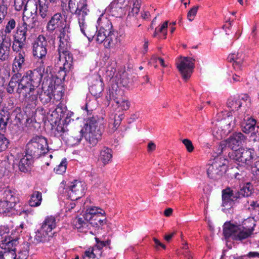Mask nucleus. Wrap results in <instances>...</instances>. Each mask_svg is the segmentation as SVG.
Segmentation results:
<instances>
[{"label":"nucleus","mask_w":259,"mask_h":259,"mask_svg":"<svg viewBox=\"0 0 259 259\" xmlns=\"http://www.w3.org/2000/svg\"><path fill=\"white\" fill-rule=\"evenodd\" d=\"M65 129L64 127L62 125L58 124L55 130V135H58V136H61L62 134L65 132Z\"/></svg>","instance_id":"nucleus-64"},{"label":"nucleus","mask_w":259,"mask_h":259,"mask_svg":"<svg viewBox=\"0 0 259 259\" xmlns=\"http://www.w3.org/2000/svg\"><path fill=\"white\" fill-rule=\"evenodd\" d=\"M230 130L226 131V129L221 128L219 125L214 128L212 132L213 135L218 140L222 139L229 133Z\"/></svg>","instance_id":"nucleus-42"},{"label":"nucleus","mask_w":259,"mask_h":259,"mask_svg":"<svg viewBox=\"0 0 259 259\" xmlns=\"http://www.w3.org/2000/svg\"><path fill=\"white\" fill-rule=\"evenodd\" d=\"M65 211L67 213V215H68L69 213H76L78 211V208H76L75 202L74 201H71L66 205Z\"/></svg>","instance_id":"nucleus-48"},{"label":"nucleus","mask_w":259,"mask_h":259,"mask_svg":"<svg viewBox=\"0 0 259 259\" xmlns=\"http://www.w3.org/2000/svg\"><path fill=\"white\" fill-rule=\"evenodd\" d=\"M182 141L183 144L185 146L188 152H192L193 151L194 147L191 141L188 139H185Z\"/></svg>","instance_id":"nucleus-55"},{"label":"nucleus","mask_w":259,"mask_h":259,"mask_svg":"<svg viewBox=\"0 0 259 259\" xmlns=\"http://www.w3.org/2000/svg\"><path fill=\"white\" fill-rule=\"evenodd\" d=\"M10 233V229L8 227L6 226H0V239L1 241L2 240L5 239L7 238H10V236H9V234Z\"/></svg>","instance_id":"nucleus-46"},{"label":"nucleus","mask_w":259,"mask_h":259,"mask_svg":"<svg viewBox=\"0 0 259 259\" xmlns=\"http://www.w3.org/2000/svg\"><path fill=\"white\" fill-rule=\"evenodd\" d=\"M50 3L47 0H39L38 15L42 19L46 20L52 15L51 11L49 9Z\"/></svg>","instance_id":"nucleus-26"},{"label":"nucleus","mask_w":259,"mask_h":259,"mask_svg":"<svg viewBox=\"0 0 259 259\" xmlns=\"http://www.w3.org/2000/svg\"><path fill=\"white\" fill-rule=\"evenodd\" d=\"M28 29L26 27L19 25L17 28L15 34L14 36V38L16 39L19 43H24L25 44L26 40V37L27 36Z\"/></svg>","instance_id":"nucleus-29"},{"label":"nucleus","mask_w":259,"mask_h":259,"mask_svg":"<svg viewBox=\"0 0 259 259\" xmlns=\"http://www.w3.org/2000/svg\"><path fill=\"white\" fill-rule=\"evenodd\" d=\"M254 150L251 149L239 148L229 153L231 159L238 162L250 164L254 157Z\"/></svg>","instance_id":"nucleus-13"},{"label":"nucleus","mask_w":259,"mask_h":259,"mask_svg":"<svg viewBox=\"0 0 259 259\" xmlns=\"http://www.w3.org/2000/svg\"><path fill=\"white\" fill-rule=\"evenodd\" d=\"M227 160L223 157H216L207 169L208 177L214 180L220 179L226 171Z\"/></svg>","instance_id":"nucleus-9"},{"label":"nucleus","mask_w":259,"mask_h":259,"mask_svg":"<svg viewBox=\"0 0 259 259\" xmlns=\"http://www.w3.org/2000/svg\"><path fill=\"white\" fill-rule=\"evenodd\" d=\"M245 207L250 211L255 210L259 211V204L256 201H252L250 202V204L248 207H247V205H246Z\"/></svg>","instance_id":"nucleus-61"},{"label":"nucleus","mask_w":259,"mask_h":259,"mask_svg":"<svg viewBox=\"0 0 259 259\" xmlns=\"http://www.w3.org/2000/svg\"><path fill=\"white\" fill-rule=\"evenodd\" d=\"M84 137L91 147L95 146L101 138L102 131L99 122L94 117L89 118L84 126Z\"/></svg>","instance_id":"nucleus-5"},{"label":"nucleus","mask_w":259,"mask_h":259,"mask_svg":"<svg viewBox=\"0 0 259 259\" xmlns=\"http://www.w3.org/2000/svg\"><path fill=\"white\" fill-rule=\"evenodd\" d=\"M116 38V36L114 35L113 32L111 29V32L109 34L107 35V38H106L104 44L106 48H110L112 46L113 44V39Z\"/></svg>","instance_id":"nucleus-47"},{"label":"nucleus","mask_w":259,"mask_h":259,"mask_svg":"<svg viewBox=\"0 0 259 259\" xmlns=\"http://www.w3.org/2000/svg\"><path fill=\"white\" fill-rule=\"evenodd\" d=\"M250 109L244 111L241 109L237 116L238 122H240L242 131L245 134H249L253 132L256 124V121L251 117Z\"/></svg>","instance_id":"nucleus-10"},{"label":"nucleus","mask_w":259,"mask_h":259,"mask_svg":"<svg viewBox=\"0 0 259 259\" xmlns=\"http://www.w3.org/2000/svg\"><path fill=\"white\" fill-rule=\"evenodd\" d=\"M84 183L75 180L69 186L68 194L72 200H77L84 194Z\"/></svg>","instance_id":"nucleus-16"},{"label":"nucleus","mask_w":259,"mask_h":259,"mask_svg":"<svg viewBox=\"0 0 259 259\" xmlns=\"http://www.w3.org/2000/svg\"><path fill=\"white\" fill-rule=\"evenodd\" d=\"M22 20L23 23L21 25L25 26L28 30L35 28L37 23L36 17H23Z\"/></svg>","instance_id":"nucleus-37"},{"label":"nucleus","mask_w":259,"mask_h":259,"mask_svg":"<svg viewBox=\"0 0 259 259\" xmlns=\"http://www.w3.org/2000/svg\"><path fill=\"white\" fill-rule=\"evenodd\" d=\"M52 236L51 234L46 232L45 230L40 228L36 232L34 239L37 242H44L49 240L50 238L52 237Z\"/></svg>","instance_id":"nucleus-33"},{"label":"nucleus","mask_w":259,"mask_h":259,"mask_svg":"<svg viewBox=\"0 0 259 259\" xmlns=\"http://www.w3.org/2000/svg\"><path fill=\"white\" fill-rule=\"evenodd\" d=\"M78 23L81 32L89 39L93 38L94 36L95 32H97L96 28L94 26H91L88 25L84 21V18L81 20H78Z\"/></svg>","instance_id":"nucleus-25"},{"label":"nucleus","mask_w":259,"mask_h":259,"mask_svg":"<svg viewBox=\"0 0 259 259\" xmlns=\"http://www.w3.org/2000/svg\"><path fill=\"white\" fill-rule=\"evenodd\" d=\"M103 82L99 77V79H96L90 86V92L93 96H98L103 92Z\"/></svg>","instance_id":"nucleus-30"},{"label":"nucleus","mask_w":259,"mask_h":259,"mask_svg":"<svg viewBox=\"0 0 259 259\" xmlns=\"http://www.w3.org/2000/svg\"><path fill=\"white\" fill-rule=\"evenodd\" d=\"M11 45L10 39L6 37L2 38V40L0 39V60L4 61L9 59Z\"/></svg>","instance_id":"nucleus-20"},{"label":"nucleus","mask_w":259,"mask_h":259,"mask_svg":"<svg viewBox=\"0 0 259 259\" xmlns=\"http://www.w3.org/2000/svg\"><path fill=\"white\" fill-rule=\"evenodd\" d=\"M245 140V137L241 133H235L226 140L220 143L217 150V154L221 155L227 148L233 150L242 144Z\"/></svg>","instance_id":"nucleus-7"},{"label":"nucleus","mask_w":259,"mask_h":259,"mask_svg":"<svg viewBox=\"0 0 259 259\" xmlns=\"http://www.w3.org/2000/svg\"><path fill=\"white\" fill-rule=\"evenodd\" d=\"M8 144V140L4 135H0V150L3 151L6 149Z\"/></svg>","instance_id":"nucleus-54"},{"label":"nucleus","mask_w":259,"mask_h":259,"mask_svg":"<svg viewBox=\"0 0 259 259\" xmlns=\"http://www.w3.org/2000/svg\"><path fill=\"white\" fill-rule=\"evenodd\" d=\"M18 201L16 193L10 189H6L4 193V200H0L1 213L10 211Z\"/></svg>","instance_id":"nucleus-14"},{"label":"nucleus","mask_w":259,"mask_h":259,"mask_svg":"<svg viewBox=\"0 0 259 259\" xmlns=\"http://www.w3.org/2000/svg\"><path fill=\"white\" fill-rule=\"evenodd\" d=\"M229 118H228L227 119H225L223 122L220 123V126L221 128L226 129V130H229V133L233 129L234 125H235V121L234 120L233 122L229 121Z\"/></svg>","instance_id":"nucleus-44"},{"label":"nucleus","mask_w":259,"mask_h":259,"mask_svg":"<svg viewBox=\"0 0 259 259\" xmlns=\"http://www.w3.org/2000/svg\"><path fill=\"white\" fill-rule=\"evenodd\" d=\"M118 102L119 103L116 104L118 106L120 107L122 110H126L129 108L130 105L129 102L123 98V97L118 101Z\"/></svg>","instance_id":"nucleus-53"},{"label":"nucleus","mask_w":259,"mask_h":259,"mask_svg":"<svg viewBox=\"0 0 259 259\" xmlns=\"http://www.w3.org/2000/svg\"><path fill=\"white\" fill-rule=\"evenodd\" d=\"M48 41L42 35H39L32 44V53L36 58L41 60L46 58Z\"/></svg>","instance_id":"nucleus-15"},{"label":"nucleus","mask_w":259,"mask_h":259,"mask_svg":"<svg viewBox=\"0 0 259 259\" xmlns=\"http://www.w3.org/2000/svg\"><path fill=\"white\" fill-rule=\"evenodd\" d=\"M56 227V219L54 217L50 216L46 218L41 228L53 236L52 230Z\"/></svg>","instance_id":"nucleus-31"},{"label":"nucleus","mask_w":259,"mask_h":259,"mask_svg":"<svg viewBox=\"0 0 259 259\" xmlns=\"http://www.w3.org/2000/svg\"><path fill=\"white\" fill-rule=\"evenodd\" d=\"M83 128L79 131L74 132L72 134V138L74 139V144L79 143L82 139L83 136L84 137L83 134Z\"/></svg>","instance_id":"nucleus-50"},{"label":"nucleus","mask_w":259,"mask_h":259,"mask_svg":"<svg viewBox=\"0 0 259 259\" xmlns=\"http://www.w3.org/2000/svg\"><path fill=\"white\" fill-rule=\"evenodd\" d=\"M252 187L249 184H247L239 191L236 192L238 198L241 196L248 197L250 196L252 193Z\"/></svg>","instance_id":"nucleus-41"},{"label":"nucleus","mask_w":259,"mask_h":259,"mask_svg":"<svg viewBox=\"0 0 259 259\" xmlns=\"http://www.w3.org/2000/svg\"><path fill=\"white\" fill-rule=\"evenodd\" d=\"M8 15V9L4 6H0V24L2 23Z\"/></svg>","instance_id":"nucleus-57"},{"label":"nucleus","mask_w":259,"mask_h":259,"mask_svg":"<svg viewBox=\"0 0 259 259\" xmlns=\"http://www.w3.org/2000/svg\"><path fill=\"white\" fill-rule=\"evenodd\" d=\"M112 157V150L108 148H105L100 152V159L104 164L108 163Z\"/></svg>","instance_id":"nucleus-35"},{"label":"nucleus","mask_w":259,"mask_h":259,"mask_svg":"<svg viewBox=\"0 0 259 259\" xmlns=\"http://www.w3.org/2000/svg\"><path fill=\"white\" fill-rule=\"evenodd\" d=\"M4 114L0 113V131L4 132L10 119V116L8 112L3 111Z\"/></svg>","instance_id":"nucleus-39"},{"label":"nucleus","mask_w":259,"mask_h":259,"mask_svg":"<svg viewBox=\"0 0 259 259\" xmlns=\"http://www.w3.org/2000/svg\"><path fill=\"white\" fill-rule=\"evenodd\" d=\"M25 54L24 52H20L15 57L12 65V72L13 74H21L20 73L23 64L25 61Z\"/></svg>","instance_id":"nucleus-23"},{"label":"nucleus","mask_w":259,"mask_h":259,"mask_svg":"<svg viewBox=\"0 0 259 259\" xmlns=\"http://www.w3.org/2000/svg\"><path fill=\"white\" fill-rule=\"evenodd\" d=\"M66 25V21L60 13L55 14L48 21L47 29L53 32L56 29H61Z\"/></svg>","instance_id":"nucleus-17"},{"label":"nucleus","mask_w":259,"mask_h":259,"mask_svg":"<svg viewBox=\"0 0 259 259\" xmlns=\"http://www.w3.org/2000/svg\"><path fill=\"white\" fill-rule=\"evenodd\" d=\"M252 232V230L241 225H235L230 223L224 225L223 234L226 238L242 241L249 237Z\"/></svg>","instance_id":"nucleus-4"},{"label":"nucleus","mask_w":259,"mask_h":259,"mask_svg":"<svg viewBox=\"0 0 259 259\" xmlns=\"http://www.w3.org/2000/svg\"><path fill=\"white\" fill-rule=\"evenodd\" d=\"M1 255L4 259H16V252L15 251H9L4 250L0 252Z\"/></svg>","instance_id":"nucleus-52"},{"label":"nucleus","mask_w":259,"mask_h":259,"mask_svg":"<svg viewBox=\"0 0 259 259\" xmlns=\"http://www.w3.org/2000/svg\"><path fill=\"white\" fill-rule=\"evenodd\" d=\"M121 79V82L123 84V86L128 85V84L132 83L133 80L131 79L127 76H126V73H123Z\"/></svg>","instance_id":"nucleus-62"},{"label":"nucleus","mask_w":259,"mask_h":259,"mask_svg":"<svg viewBox=\"0 0 259 259\" xmlns=\"http://www.w3.org/2000/svg\"><path fill=\"white\" fill-rule=\"evenodd\" d=\"M29 156L26 154L19 162V169L22 172H28L31 170L33 160L32 157L29 158Z\"/></svg>","instance_id":"nucleus-28"},{"label":"nucleus","mask_w":259,"mask_h":259,"mask_svg":"<svg viewBox=\"0 0 259 259\" xmlns=\"http://www.w3.org/2000/svg\"><path fill=\"white\" fill-rule=\"evenodd\" d=\"M98 249L96 248H89L82 255V259H98Z\"/></svg>","instance_id":"nucleus-43"},{"label":"nucleus","mask_w":259,"mask_h":259,"mask_svg":"<svg viewBox=\"0 0 259 259\" xmlns=\"http://www.w3.org/2000/svg\"><path fill=\"white\" fill-rule=\"evenodd\" d=\"M228 108L232 110H237L239 108L244 111L250 109L251 99L247 94H243L239 96L230 98L227 103ZM241 110H240V111Z\"/></svg>","instance_id":"nucleus-11"},{"label":"nucleus","mask_w":259,"mask_h":259,"mask_svg":"<svg viewBox=\"0 0 259 259\" xmlns=\"http://www.w3.org/2000/svg\"><path fill=\"white\" fill-rule=\"evenodd\" d=\"M48 151L47 140L42 136L33 137L26 145L27 155L33 158H38L45 155Z\"/></svg>","instance_id":"nucleus-3"},{"label":"nucleus","mask_w":259,"mask_h":259,"mask_svg":"<svg viewBox=\"0 0 259 259\" xmlns=\"http://www.w3.org/2000/svg\"><path fill=\"white\" fill-rule=\"evenodd\" d=\"M199 6L193 7L188 13L187 17L189 21H192L194 20L196 16Z\"/></svg>","instance_id":"nucleus-56"},{"label":"nucleus","mask_w":259,"mask_h":259,"mask_svg":"<svg viewBox=\"0 0 259 259\" xmlns=\"http://www.w3.org/2000/svg\"><path fill=\"white\" fill-rule=\"evenodd\" d=\"M96 240L97 242V245L95 246L94 248H96L98 249V252L100 251V250L101 249L103 246H105L109 244L108 241H100L99 239L97 238H96Z\"/></svg>","instance_id":"nucleus-63"},{"label":"nucleus","mask_w":259,"mask_h":259,"mask_svg":"<svg viewBox=\"0 0 259 259\" xmlns=\"http://www.w3.org/2000/svg\"><path fill=\"white\" fill-rule=\"evenodd\" d=\"M107 28L105 29V27L101 26L98 30L96 35V40L99 43L104 42L107 35L109 34L111 32V29L112 28V23L110 21H107Z\"/></svg>","instance_id":"nucleus-24"},{"label":"nucleus","mask_w":259,"mask_h":259,"mask_svg":"<svg viewBox=\"0 0 259 259\" xmlns=\"http://www.w3.org/2000/svg\"><path fill=\"white\" fill-rule=\"evenodd\" d=\"M48 71H50V67L48 66L46 68L44 80L42 83V91L40 93L38 91H36L37 96L39 95V98L41 102L45 104L50 103L54 96V92L56 89V79H59V77L55 78L53 75Z\"/></svg>","instance_id":"nucleus-2"},{"label":"nucleus","mask_w":259,"mask_h":259,"mask_svg":"<svg viewBox=\"0 0 259 259\" xmlns=\"http://www.w3.org/2000/svg\"><path fill=\"white\" fill-rule=\"evenodd\" d=\"M68 29V27H67L66 25L64 26V27L59 29L60 34L59 37L60 38V44L58 48H61L62 50H63L64 47H70V37Z\"/></svg>","instance_id":"nucleus-21"},{"label":"nucleus","mask_w":259,"mask_h":259,"mask_svg":"<svg viewBox=\"0 0 259 259\" xmlns=\"http://www.w3.org/2000/svg\"><path fill=\"white\" fill-rule=\"evenodd\" d=\"M241 56L242 55L239 53H233L229 55L228 57V61L233 62V66L235 69H240V67L243 61V59Z\"/></svg>","instance_id":"nucleus-32"},{"label":"nucleus","mask_w":259,"mask_h":259,"mask_svg":"<svg viewBox=\"0 0 259 259\" xmlns=\"http://www.w3.org/2000/svg\"><path fill=\"white\" fill-rule=\"evenodd\" d=\"M37 11L36 2L33 1H27L25 5L23 17H36Z\"/></svg>","instance_id":"nucleus-22"},{"label":"nucleus","mask_w":259,"mask_h":259,"mask_svg":"<svg viewBox=\"0 0 259 259\" xmlns=\"http://www.w3.org/2000/svg\"><path fill=\"white\" fill-rule=\"evenodd\" d=\"M16 25V23L15 20L14 19H10L6 24L5 33L6 34L10 33L12 32V30L15 28Z\"/></svg>","instance_id":"nucleus-49"},{"label":"nucleus","mask_w":259,"mask_h":259,"mask_svg":"<svg viewBox=\"0 0 259 259\" xmlns=\"http://www.w3.org/2000/svg\"><path fill=\"white\" fill-rule=\"evenodd\" d=\"M45 73L37 70H28L22 76L21 84L20 96L30 98L31 101L37 99L36 89L39 85Z\"/></svg>","instance_id":"nucleus-1"},{"label":"nucleus","mask_w":259,"mask_h":259,"mask_svg":"<svg viewBox=\"0 0 259 259\" xmlns=\"http://www.w3.org/2000/svg\"><path fill=\"white\" fill-rule=\"evenodd\" d=\"M21 74H13L6 88L7 92L10 94L16 93L20 96Z\"/></svg>","instance_id":"nucleus-18"},{"label":"nucleus","mask_w":259,"mask_h":259,"mask_svg":"<svg viewBox=\"0 0 259 259\" xmlns=\"http://www.w3.org/2000/svg\"><path fill=\"white\" fill-rule=\"evenodd\" d=\"M195 61L193 58L182 56L177 60V68L185 80L190 77L195 67Z\"/></svg>","instance_id":"nucleus-8"},{"label":"nucleus","mask_w":259,"mask_h":259,"mask_svg":"<svg viewBox=\"0 0 259 259\" xmlns=\"http://www.w3.org/2000/svg\"><path fill=\"white\" fill-rule=\"evenodd\" d=\"M73 223L76 228L80 230V231H82L83 229L88 228L89 221L85 219L84 214L83 218H75L73 220Z\"/></svg>","instance_id":"nucleus-34"},{"label":"nucleus","mask_w":259,"mask_h":259,"mask_svg":"<svg viewBox=\"0 0 259 259\" xmlns=\"http://www.w3.org/2000/svg\"><path fill=\"white\" fill-rule=\"evenodd\" d=\"M238 198L237 193L229 187L222 191V206L231 207L233 202Z\"/></svg>","instance_id":"nucleus-19"},{"label":"nucleus","mask_w":259,"mask_h":259,"mask_svg":"<svg viewBox=\"0 0 259 259\" xmlns=\"http://www.w3.org/2000/svg\"><path fill=\"white\" fill-rule=\"evenodd\" d=\"M41 200V193L39 191H34L31 195L29 202V205L33 207L38 206L40 204Z\"/></svg>","instance_id":"nucleus-36"},{"label":"nucleus","mask_w":259,"mask_h":259,"mask_svg":"<svg viewBox=\"0 0 259 259\" xmlns=\"http://www.w3.org/2000/svg\"><path fill=\"white\" fill-rule=\"evenodd\" d=\"M105 214V212L100 208L97 207H91L87 209L85 213V218L88 220V218L93 215H97L98 214Z\"/></svg>","instance_id":"nucleus-40"},{"label":"nucleus","mask_w":259,"mask_h":259,"mask_svg":"<svg viewBox=\"0 0 259 259\" xmlns=\"http://www.w3.org/2000/svg\"><path fill=\"white\" fill-rule=\"evenodd\" d=\"M68 8L72 14L78 17V20L85 18L89 12L87 0H69Z\"/></svg>","instance_id":"nucleus-12"},{"label":"nucleus","mask_w":259,"mask_h":259,"mask_svg":"<svg viewBox=\"0 0 259 259\" xmlns=\"http://www.w3.org/2000/svg\"><path fill=\"white\" fill-rule=\"evenodd\" d=\"M26 0H15V7L17 11H20L25 7Z\"/></svg>","instance_id":"nucleus-59"},{"label":"nucleus","mask_w":259,"mask_h":259,"mask_svg":"<svg viewBox=\"0 0 259 259\" xmlns=\"http://www.w3.org/2000/svg\"><path fill=\"white\" fill-rule=\"evenodd\" d=\"M122 91L120 89L112 88L109 91V99L114 101L116 103H119L118 101L122 97Z\"/></svg>","instance_id":"nucleus-38"},{"label":"nucleus","mask_w":259,"mask_h":259,"mask_svg":"<svg viewBox=\"0 0 259 259\" xmlns=\"http://www.w3.org/2000/svg\"><path fill=\"white\" fill-rule=\"evenodd\" d=\"M67 161L65 159L56 167L54 168V171L56 174L62 175L66 171V170Z\"/></svg>","instance_id":"nucleus-45"},{"label":"nucleus","mask_w":259,"mask_h":259,"mask_svg":"<svg viewBox=\"0 0 259 259\" xmlns=\"http://www.w3.org/2000/svg\"><path fill=\"white\" fill-rule=\"evenodd\" d=\"M1 241L2 242V248L4 250L16 252V247L19 243L18 238L13 239L10 237Z\"/></svg>","instance_id":"nucleus-27"},{"label":"nucleus","mask_w":259,"mask_h":259,"mask_svg":"<svg viewBox=\"0 0 259 259\" xmlns=\"http://www.w3.org/2000/svg\"><path fill=\"white\" fill-rule=\"evenodd\" d=\"M101 214L97 215H93L88 218V220L89 221V224H91L93 227H98L99 226V222H100V218L102 217Z\"/></svg>","instance_id":"nucleus-51"},{"label":"nucleus","mask_w":259,"mask_h":259,"mask_svg":"<svg viewBox=\"0 0 259 259\" xmlns=\"http://www.w3.org/2000/svg\"><path fill=\"white\" fill-rule=\"evenodd\" d=\"M69 47H64V49L62 50L61 48H58V57L57 64L60 66V71L58 73L60 74V79H64L66 75V72L69 70L72 66L73 57L72 55L68 51Z\"/></svg>","instance_id":"nucleus-6"},{"label":"nucleus","mask_w":259,"mask_h":259,"mask_svg":"<svg viewBox=\"0 0 259 259\" xmlns=\"http://www.w3.org/2000/svg\"><path fill=\"white\" fill-rule=\"evenodd\" d=\"M25 45L24 43H19L17 40L14 38V41L12 46V49L15 52H19L22 49Z\"/></svg>","instance_id":"nucleus-58"},{"label":"nucleus","mask_w":259,"mask_h":259,"mask_svg":"<svg viewBox=\"0 0 259 259\" xmlns=\"http://www.w3.org/2000/svg\"><path fill=\"white\" fill-rule=\"evenodd\" d=\"M168 21H165L163 24L158 29L157 28L158 32H161L163 34L164 38L167 34L166 28L167 27Z\"/></svg>","instance_id":"nucleus-60"}]
</instances>
